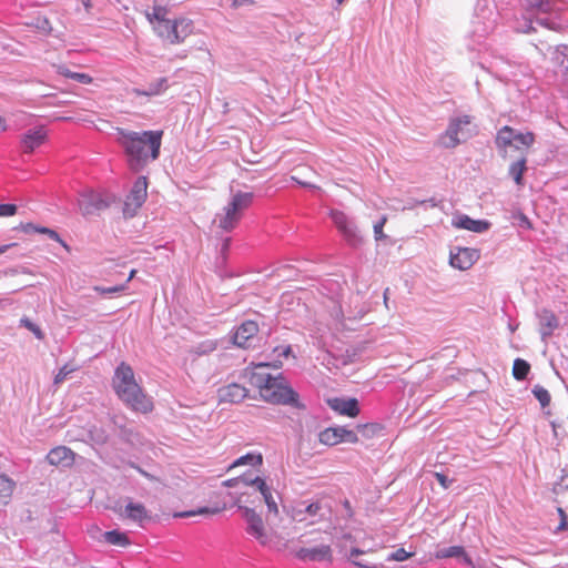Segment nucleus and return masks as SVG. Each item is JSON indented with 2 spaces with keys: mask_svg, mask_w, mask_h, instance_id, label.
<instances>
[{
  "mask_svg": "<svg viewBox=\"0 0 568 568\" xmlns=\"http://www.w3.org/2000/svg\"><path fill=\"white\" fill-rule=\"evenodd\" d=\"M116 143L123 150L130 171L142 172L151 162L159 159L161 153L162 130L132 131L116 128Z\"/></svg>",
  "mask_w": 568,
  "mask_h": 568,
  "instance_id": "nucleus-1",
  "label": "nucleus"
},
{
  "mask_svg": "<svg viewBox=\"0 0 568 568\" xmlns=\"http://www.w3.org/2000/svg\"><path fill=\"white\" fill-rule=\"evenodd\" d=\"M270 365L260 363L251 375V383L260 390L261 397L271 404L300 407L298 394L290 386L282 373L266 372Z\"/></svg>",
  "mask_w": 568,
  "mask_h": 568,
  "instance_id": "nucleus-2",
  "label": "nucleus"
},
{
  "mask_svg": "<svg viewBox=\"0 0 568 568\" xmlns=\"http://www.w3.org/2000/svg\"><path fill=\"white\" fill-rule=\"evenodd\" d=\"M112 387L118 397L132 410L144 414L152 410V400L143 393L135 381L132 367L126 363L122 362L116 366Z\"/></svg>",
  "mask_w": 568,
  "mask_h": 568,
  "instance_id": "nucleus-3",
  "label": "nucleus"
},
{
  "mask_svg": "<svg viewBox=\"0 0 568 568\" xmlns=\"http://www.w3.org/2000/svg\"><path fill=\"white\" fill-rule=\"evenodd\" d=\"M254 194L252 192L237 191L231 197L229 204L224 207V214L219 219V227L225 232L234 230L241 221L243 213L253 203Z\"/></svg>",
  "mask_w": 568,
  "mask_h": 568,
  "instance_id": "nucleus-4",
  "label": "nucleus"
},
{
  "mask_svg": "<svg viewBox=\"0 0 568 568\" xmlns=\"http://www.w3.org/2000/svg\"><path fill=\"white\" fill-rule=\"evenodd\" d=\"M471 122L469 115H460L450 119L448 126L444 133L440 134L438 143L445 149H454L459 143L469 139L473 133L466 126Z\"/></svg>",
  "mask_w": 568,
  "mask_h": 568,
  "instance_id": "nucleus-5",
  "label": "nucleus"
},
{
  "mask_svg": "<svg viewBox=\"0 0 568 568\" xmlns=\"http://www.w3.org/2000/svg\"><path fill=\"white\" fill-rule=\"evenodd\" d=\"M155 32L171 44H179L193 32V22L186 18L169 19L163 24H156Z\"/></svg>",
  "mask_w": 568,
  "mask_h": 568,
  "instance_id": "nucleus-6",
  "label": "nucleus"
},
{
  "mask_svg": "<svg viewBox=\"0 0 568 568\" xmlns=\"http://www.w3.org/2000/svg\"><path fill=\"white\" fill-rule=\"evenodd\" d=\"M333 224L344 241L352 247H358L363 243L361 231L352 216L341 210L332 209L328 213Z\"/></svg>",
  "mask_w": 568,
  "mask_h": 568,
  "instance_id": "nucleus-7",
  "label": "nucleus"
},
{
  "mask_svg": "<svg viewBox=\"0 0 568 568\" xmlns=\"http://www.w3.org/2000/svg\"><path fill=\"white\" fill-rule=\"evenodd\" d=\"M148 178L138 176L123 204V215L133 217L148 197Z\"/></svg>",
  "mask_w": 568,
  "mask_h": 568,
  "instance_id": "nucleus-8",
  "label": "nucleus"
},
{
  "mask_svg": "<svg viewBox=\"0 0 568 568\" xmlns=\"http://www.w3.org/2000/svg\"><path fill=\"white\" fill-rule=\"evenodd\" d=\"M495 23L496 14L494 10L486 4H481L479 1L471 20L473 34L478 38H485L494 30Z\"/></svg>",
  "mask_w": 568,
  "mask_h": 568,
  "instance_id": "nucleus-9",
  "label": "nucleus"
},
{
  "mask_svg": "<svg viewBox=\"0 0 568 568\" xmlns=\"http://www.w3.org/2000/svg\"><path fill=\"white\" fill-rule=\"evenodd\" d=\"M242 510L244 520L246 521V532L255 538L260 545L266 546L268 544V537L265 531L264 523L262 517L250 507H239Z\"/></svg>",
  "mask_w": 568,
  "mask_h": 568,
  "instance_id": "nucleus-10",
  "label": "nucleus"
},
{
  "mask_svg": "<svg viewBox=\"0 0 568 568\" xmlns=\"http://www.w3.org/2000/svg\"><path fill=\"white\" fill-rule=\"evenodd\" d=\"M318 440L326 446H334L339 443L356 444L358 442L357 434L344 426L327 427L318 434Z\"/></svg>",
  "mask_w": 568,
  "mask_h": 568,
  "instance_id": "nucleus-11",
  "label": "nucleus"
},
{
  "mask_svg": "<svg viewBox=\"0 0 568 568\" xmlns=\"http://www.w3.org/2000/svg\"><path fill=\"white\" fill-rule=\"evenodd\" d=\"M124 507L115 508V511L121 518L131 520L138 524L140 527L144 526V523L150 520V511L141 503L133 501L132 498L124 499Z\"/></svg>",
  "mask_w": 568,
  "mask_h": 568,
  "instance_id": "nucleus-12",
  "label": "nucleus"
},
{
  "mask_svg": "<svg viewBox=\"0 0 568 568\" xmlns=\"http://www.w3.org/2000/svg\"><path fill=\"white\" fill-rule=\"evenodd\" d=\"M480 257V251L471 247H456L449 254V264L457 270H469Z\"/></svg>",
  "mask_w": 568,
  "mask_h": 568,
  "instance_id": "nucleus-13",
  "label": "nucleus"
},
{
  "mask_svg": "<svg viewBox=\"0 0 568 568\" xmlns=\"http://www.w3.org/2000/svg\"><path fill=\"white\" fill-rule=\"evenodd\" d=\"M48 139V131L44 125H38L28 130L20 138V148L22 153L32 154Z\"/></svg>",
  "mask_w": 568,
  "mask_h": 568,
  "instance_id": "nucleus-14",
  "label": "nucleus"
},
{
  "mask_svg": "<svg viewBox=\"0 0 568 568\" xmlns=\"http://www.w3.org/2000/svg\"><path fill=\"white\" fill-rule=\"evenodd\" d=\"M258 333V325L256 322L247 320L236 327L233 334V343L241 348H250Z\"/></svg>",
  "mask_w": 568,
  "mask_h": 568,
  "instance_id": "nucleus-15",
  "label": "nucleus"
},
{
  "mask_svg": "<svg viewBox=\"0 0 568 568\" xmlns=\"http://www.w3.org/2000/svg\"><path fill=\"white\" fill-rule=\"evenodd\" d=\"M80 210L84 215L92 214L110 206V200L102 193L87 191L81 194L79 200Z\"/></svg>",
  "mask_w": 568,
  "mask_h": 568,
  "instance_id": "nucleus-16",
  "label": "nucleus"
},
{
  "mask_svg": "<svg viewBox=\"0 0 568 568\" xmlns=\"http://www.w3.org/2000/svg\"><path fill=\"white\" fill-rule=\"evenodd\" d=\"M536 315L539 321L541 341L547 342V339L554 334L555 329L559 327V320L556 314L548 308L537 311Z\"/></svg>",
  "mask_w": 568,
  "mask_h": 568,
  "instance_id": "nucleus-17",
  "label": "nucleus"
},
{
  "mask_svg": "<svg viewBox=\"0 0 568 568\" xmlns=\"http://www.w3.org/2000/svg\"><path fill=\"white\" fill-rule=\"evenodd\" d=\"M247 394L248 390L237 383H230L217 389L220 403L239 404L247 397Z\"/></svg>",
  "mask_w": 568,
  "mask_h": 568,
  "instance_id": "nucleus-18",
  "label": "nucleus"
},
{
  "mask_svg": "<svg viewBox=\"0 0 568 568\" xmlns=\"http://www.w3.org/2000/svg\"><path fill=\"white\" fill-rule=\"evenodd\" d=\"M47 460L52 466L69 468L74 464L75 453L67 446H57L48 453Z\"/></svg>",
  "mask_w": 568,
  "mask_h": 568,
  "instance_id": "nucleus-19",
  "label": "nucleus"
},
{
  "mask_svg": "<svg viewBox=\"0 0 568 568\" xmlns=\"http://www.w3.org/2000/svg\"><path fill=\"white\" fill-rule=\"evenodd\" d=\"M327 405L334 412L347 416L356 417L359 414V405L356 398L334 397L327 399Z\"/></svg>",
  "mask_w": 568,
  "mask_h": 568,
  "instance_id": "nucleus-20",
  "label": "nucleus"
},
{
  "mask_svg": "<svg viewBox=\"0 0 568 568\" xmlns=\"http://www.w3.org/2000/svg\"><path fill=\"white\" fill-rule=\"evenodd\" d=\"M434 557L436 559L455 558L462 565L474 566V560L463 546L437 548L434 552Z\"/></svg>",
  "mask_w": 568,
  "mask_h": 568,
  "instance_id": "nucleus-21",
  "label": "nucleus"
},
{
  "mask_svg": "<svg viewBox=\"0 0 568 568\" xmlns=\"http://www.w3.org/2000/svg\"><path fill=\"white\" fill-rule=\"evenodd\" d=\"M452 224L456 229L467 230L475 233H483L486 232L490 223L486 220H474L467 214H458L456 215Z\"/></svg>",
  "mask_w": 568,
  "mask_h": 568,
  "instance_id": "nucleus-22",
  "label": "nucleus"
},
{
  "mask_svg": "<svg viewBox=\"0 0 568 568\" xmlns=\"http://www.w3.org/2000/svg\"><path fill=\"white\" fill-rule=\"evenodd\" d=\"M526 26L523 29V32H531L535 31L536 28L534 24L540 26L542 28L549 29V30H556L559 27L558 21L552 14H542V13H535V14H527L526 17Z\"/></svg>",
  "mask_w": 568,
  "mask_h": 568,
  "instance_id": "nucleus-23",
  "label": "nucleus"
},
{
  "mask_svg": "<svg viewBox=\"0 0 568 568\" xmlns=\"http://www.w3.org/2000/svg\"><path fill=\"white\" fill-rule=\"evenodd\" d=\"M515 134H516V131L509 125H505L498 130V132L496 134L495 143H496V146L501 156L505 158L507 155L508 148L514 146V148L518 149V145L514 144Z\"/></svg>",
  "mask_w": 568,
  "mask_h": 568,
  "instance_id": "nucleus-24",
  "label": "nucleus"
},
{
  "mask_svg": "<svg viewBox=\"0 0 568 568\" xmlns=\"http://www.w3.org/2000/svg\"><path fill=\"white\" fill-rule=\"evenodd\" d=\"M296 556L302 560L322 561L332 558V550L328 545H321L313 548H301Z\"/></svg>",
  "mask_w": 568,
  "mask_h": 568,
  "instance_id": "nucleus-25",
  "label": "nucleus"
},
{
  "mask_svg": "<svg viewBox=\"0 0 568 568\" xmlns=\"http://www.w3.org/2000/svg\"><path fill=\"white\" fill-rule=\"evenodd\" d=\"M169 88L168 78L162 77L154 82L149 83L146 89L133 88L131 93L136 97H156L165 92Z\"/></svg>",
  "mask_w": 568,
  "mask_h": 568,
  "instance_id": "nucleus-26",
  "label": "nucleus"
},
{
  "mask_svg": "<svg viewBox=\"0 0 568 568\" xmlns=\"http://www.w3.org/2000/svg\"><path fill=\"white\" fill-rule=\"evenodd\" d=\"M322 509H323L322 503L314 501V503L306 505L304 508H294L292 518L297 521L305 520V515H308L311 517L318 516L320 518H323Z\"/></svg>",
  "mask_w": 568,
  "mask_h": 568,
  "instance_id": "nucleus-27",
  "label": "nucleus"
},
{
  "mask_svg": "<svg viewBox=\"0 0 568 568\" xmlns=\"http://www.w3.org/2000/svg\"><path fill=\"white\" fill-rule=\"evenodd\" d=\"M527 159L521 155L518 160L514 161L508 169V175L515 181L517 185L524 184L523 175L527 170Z\"/></svg>",
  "mask_w": 568,
  "mask_h": 568,
  "instance_id": "nucleus-28",
  "label": "nucleus"
},
{
  "mask_svg": "<svg viewBox=\"0 0 568 568\" xmlns=\"http://www.w3.org/2000/svg\"><path fill=\"white\" fill-rule=\"evenodd\" d=\"M552 62L558 65L562 71L568 74V45L567 44H559L556 45L552 55H551Z\"/></svg>",
  "mask_w": 568,
  "mask_h": 568,
  "instance_id": "nucleus-29",
  "label": "nucleus"
},
{
  "mask_svg": "<svg viewBox=\"0 0 568 568\" xmlns=\"http://www.w3.org/2000/svg\"><path fill=\"white\" fill-rule=\"evenodd\" d=\"M103 538L105 542L119 547H128L129 545H131L128 535L116 529L105 531L103 534Z\"/></svg>",
  "mask_w": 568,
  "mask_h": 568,
  "instance_id": "nucleus-30",
  "label": "nucleus"
},
{
  "mask_svg": "<svg viewBox=\"0 0 568 568\" xmlns=\"http://www.w3.org/2000/svg\"><path fill=\"white\" fill-rule=\"evenodd\" d=\"M552 14L554 13V3L550 0H532L529 3L527 14Z\"/></svg>",
  "mask_w": 568,
  "mask_h": 568,
  "instance_id": "nucleus-31",
  "label": "nucleus"
},
{
  "mask_svg": "<svg viewBox=\"0 0 568 568\" xmlns=\"http://www.w3.org/2000/svg\"><path fill=\"white\" fill-rule=\"evenodd\" d=\"M530 372V365L523 358H516L513 365V376L517 381H524Z\"/></svg>",
  "mask_w": 568,
  "mask_h": 568,
  "instance_id": "nucleus-32",
  "label": "nucleus"
},
{
  "mask_svg": "<svg viewBox=\"0 0 568 568\" xmlns=\"http://www.w3.org/2000/svg\"><path fill=\"white\" fill-rule=\"evenodd\" d=\"M263 463V458L261 454L247 453L244 456L239 457L233 464L232 467L241 466V465H251V466H260Z\"/></svg>",
  "mask_w": 568,
  "mask_h": 568,
  "instance_id": "nucleus-33",
  "label": "nucleus"
},
{
  "mask_svg": "<svg viewBox=\"0 0 568 568\" xmlns=\"http://www.w3.org/2000/svg\"><path fill=\"white\" fill-rule=\"evenodd\" d=\"M362 554H364V551L358 548L354 547L351 549L348 557L355 566H357L359 568H385V566L383 564H368L365 560L355 559V557H357Z\"/></svg>",
  "mask_w": 568,
  "mask_h": 568,
  "instance_id": "nucleus-34",
  "label": "nucleus"
},
{
  "mask_svg": "<svg viewBox=\"0 0 568 568\" xmlns=\"http://www.w3.org/2000/svg\"><path fill=\"white\" fill-rule=\"evenodd\" d=\"M531 393L536 399L540 403L541 407H546L550 404L551 396L549 392L541 385H535Z\"/></svg>",
  "mask_w": 568,
  "mask_h": 568,
  "instance_id": "nucleus-35",
  "label": "nucleus"
},
{
  "mask_svg": "<svg viewBox=\"0 0 568 568\" xmlns=\"http://www.w3.org/2000/svg\"><path fill=\"white\" fill-rule=\"evenodd\" d=\"M168 9L162 6H154L151 13H148V19L150 22L156 21V24H163L164 21H168L166 18Z\"/></svg>",
  "mask_w": 568,
  "mask_h": 568,
  "instance_id": "nucleus-36",
  "label": "nucleus"
},
{
  "mask_svg": "<svg viewBox=\"0 0 568 568\" xmlns=\"http://www.w3.org/2000/svg\"><path fill=\"white\" fill-rule=\"evenodd\" d=\"M414 556V552H408L404 548H398L387 555L386 561H404Z\"/></svg>",
  "mask_w": 568,
  "mask_h": 568,
  "instance_id": "nucleus-37",
  "label": "nucleus"
},
{
  "mask_svg": "<svg viewBox=\"0 0 568 568\" xmlns=\"http://www.w3.org/2000/svg\"><path fill=\"white\" fill-rule=\"evenodd\" d=\"M77 369V367L74 366H70L69 364H64L60 369L59 372L54 375V378H53V383L54 385H59L61 384L62 382H64V379L72 373Z\"/></svg>",
  "mask_w": 568,
  "mask_h": 568,
  "instance_id": "nucleus-38",
  "label": "nucleus"
},
{
  "mask_svg": "<svg viewBox=\"0 0 568 568\" xmlns=\"http://www.w3.org/2000/svg\"><path fill=\"white\" fill-rule=\"evenodd\" d=\"M125 288H126V283L120 284V285L110 286V287H104V286H99V285L93 287V290L95 292H98L99 294H101V295H112V294H115V293L123 292Z\"/></svg>",
  "mask_w": 568,
  "mask_h": 568,
  "instance_id": "nucleus-39",
  "label": "nucleus"
},
{
  "mask_svg": "<svg viewBox=\"0 0 568 568\" xmlns=\"http://www.w3.org/2000/svg\"><path fill=\"white\" fill-rule=\"evenodd\" d=\"M515 142L520 143L525 148H529L535 142V134L532 132H526V133H516L515 134Z\"/></svg>",
  "mask_w": 568,
  "mask_h": 568,
  "instance_id": "nucleus-40",
  "label": "nucleus"
},
{
  "mask_svg": "<svg viewBox=\"0 0 568 568\" xmlns=\"http://www.w3.org/2000/svg\"><path fill=\"white\" fill-rule=\"evenodd\" d=\"M20 323L22 326H24L29 331H31L38 339L43 338V332L41 331V328L37 324H34L32 321H30L28 317L21 318Z\"/></svg>",
  "mask_w": 568,
  "mask_h": 568,
  "instance_id": "nucleus-41",
  "label": "nucleus"
},
{
  "mask_svg": "<svg viewBox=\"0 0 568 568\" xmlns=\"http://www.w3.org/2000/svg\"><path fill=\"white\" fill-rule=\"evenodd\" d=\"M385 223H386V216H382L381 220L374 224L373 229H374V236H375L376 241H382L383 239L386 237V235L383 232V227H384Z\"/></svg>",
  "mask_w": 568,
  "mask_h": 568,
  "instance_id": "nucleus-42",
  "label": "nucleus"
},
{
  "mask_svg": "<svg viewBox=\"0 0 568 568\" xmlns=\"http://www.w3.org/2000/svg\"><path fill=\"white\" fill-rule=\"evenodd\" d=\"M557 513L560 517V523H559L558 527L555 529V534H558L560 531L568 529V516H567L566 511L559 507L557 509Z\"/></svg>",
  "mask_w": 568,
  "mask_h": 568,
  "instance_id": "nucleus-43",
  "label": "nucleus"
},
{
  "mask_svg": "<svg viewBox=\"0 0 568 568\" xmlns=\"http://www.w3.org/2000/svg\"><path fill=\"white\" fill-rule=\"evenodd\" d=\"M17 210L16 204H0V216H12L17 213Z\"/></svg>",
  "mask_w": 568,
  "mask_h": 568,
  "instance_id": "nucleus-44",
  "label": "nucleus"
},
{
  "mask_svg": "<svg viewBox=\"0 0 568 568\" xmlns=\"http://www.w3.org/2000/svg\"><path fill=\"white\" fill-rule=\"evenodd\" d=\"M22 230L24 231V233L27 234H30V233H42V234H45V230H49V227H43V226H36L34 224L32 223H27L26 225H22Z\"/></svg>",
  "mask_w": 568,
  "mask_h": 568,
  "instance_id": "nucleus-45",
  "label": "nucleus"
},
{
  "mask_svg": "<svg viewBox=\"0 0 568 568\" xmlns=\"http://www.w3.org/2000/svg\"><path fill=\"white\" fill-rule=\"evenodd\" d=\"M251 483H253V487H255V489L257 491H260V494L263 493V491H267V488L270 487L266 484V481L263 478L258 477V476H255L254 480H252Z\"/></svg>",
  "mask_w": 568,
  "mask_h": 568,
  "instance_id": "nucleus-46",
  "label": "nucleus"
},
{
  "mask_svg": "<svg viewBox=\"0 0 568 568\" xmlns=\"http://www.w3.org/2000/svg\"><path fill=\"white\" fill-rule=\"evenodd\" d=\"M72 80L82 84H90L93 81L91 75L81 72H74V75H72Z\"/></svg>",
  "mask_w": 568,
  "mask_h": 568,
  "instance_id": "nucleus-47",
  "label": "nucleus"
},
{
  "mask_svg": "<svg viewBox=\"0 0 568 568\" xmlns=\"http://www.w3.org/2000/svg\"><path fill=\"white\" fill-rule=\"evenodd\" d=\"M254 477L252 473H245L239 477V484L242 485L245 488H248L253 486L252 480H254Z\"/></svg>",
  "mask_w": 568,
  "mask_h": 568,
  "instance_id": "nucleus-48",
  "label": "nucleus"
},
{
  "mask_svg": "<svg viewBox=\"0 0 568 568\" xmlns=\"http://www.w3.org/2000/svg\"><path fill=\"white\" fill-rule=\"evenodd\" d=\"M435 478L442 485V487L445 489H447L453 481V480L448 479L447 476L442 473H435Z\"/></svg>",
  "mask_w": 568,
  "mask_h": 568,
  "instance_id": "nucleus-49",
  "label": "nucleus"
},
{
  "mask_svg": "<svg viewBox=\"0 0 568 568\" xmlns=\"http://www.w3.org/2000/svg\"><path fill=\"white\" fill-rule=\"evenodd\" d=\"M216 348V343L213 342V341H207V342H204L202 343L200 346H199V349H200V353H207V352H212Z\"/></svg>",
  "mask_w": 568,
  "mask_h": 568,
  "instance_id": "nucleus-50",
  "label": "nucleus"
},
{
  "mask_svg": "<svg viewBox=\"0 0 568 568\" xmlns=\"http://www.w3.org/2000/svg\"><path fill=\"white\" fill-rule=\"evenodd\" d=\"M45 234L49 236V239L61 243L65 248H68V245L65 244V242L60 237L58 232H55L54 230H51V229L45 230Z\"/></svg>",
  "mask_w": 568,
  "mask_h": 568,
  "instance_id": "nucleus-51",
  "label": "nucleus"
},
{
  "mask_svg": "<svg viewBox=\"0 0 568 568\" xmlns=\"http://www.w3.org/2000/svg\"><path fill=\"white\" fill-rule=\"evenodd\" d=\"M278 356L287 357L292 353V347L290 345L278 346L274 349Z\"/></svg>",
  "mask_w": 568,
  "mask_h": 568,
  "instance_id": "nucleus-52",
  "label": "nucleus"
},
{
  "mask_svg": "<svg viewBox=\"0 0 568 568\" xmlns=\"http://www.w3.org/2000/svg\"><path fill=\"white\" fill-rule=\"evenodd\" d=\"M265 504H266V506H267V510H268V513H273L274 515H277V514H278L277 504H276V501H275L274 497H273V498H270V497H268V500H267V501H265Z\"/></svg>",
  "mask_w": 568,
  "mask_h": 568,
  "instance_id": "nucleus-53",
  "label": "nucleus"
},
{
  "mask_svg": "<svg viewBox=\"0 0 568 568\" xmlns=\"http://www.w3.org/2000/svg\"><path fill=\"white\" fill-rule=\"evenodd\" d=\"M561 471H562V475H561L559 481L557 483V485L562 488H568V469L564 468Z\"/></svg>",
  "mask_w": 568,
  "mask_h": 568,
  "instance_id": "nucleus-54",
  "label": "nucleus"
},
{
  "mask_svg": "<svg viewBox=\"0 0 568 568\" xmlns=\"http://www.w3.org/2000/svg\"><path fill=\"white\" fill-rule=\"evenodd\" d=\"M207 513H210L209 508L204 507V508H200L197 511L181 513V514H179V517H189V516H192L195 514H207Z\"/></svg>",
  "mask_w": 568,
  "mask_h": 568,
  "instance_id": "nucleus-55",
  "label": "nucleus"
},
{
  "mask_svg": "<svg viewBox=\"0 0 568 568\" xmlns=\"http://www.w3.org/2000/svg\"><path fill=\"white\" fill-rule=\"evenodd\" d=\"M59 74H61L64 78H68V79L72 80V75H74V71H71L70 69H68L65 67H60L59 68Z\"/></svg>",
  "mask_w": 568,
  "mask_h": 568,
  "instance_id": "nucleus-56",
  "label": "nucleus"
},
{
  "mask_svg": "<svg viewBox=\"0 0 568 568\" xmlns=\"http://www.w3.org/2000/svg\"><path fill=\"white\" fill-rule=\"evenodd\" d=\"M471 568H501L498 565L495 564H487L485 561L481 562H474V566H470Z\"/></svg>",
  "mask_w": 568,
  "mask_h": 568,
  "instance_id": "nucleus-57",
  "label": "nucleus"
},
{
  "mask_svg": "<svg viewBox=\"0 0 568 568\" xmlns=\"http://www.w3.org/2000/svg\"><path fill=\"white\" fill-rule=\"evenodd\" d=\"M224 485L227 486V487H233V486L240 485L239 484V477L225 480Z\"/></svg>",
  "mask_w": 568,
  "mask_h": 568,
  "instance_id": "nucleus-58",
  "label": "nucleus"
},
{
  "mask_svg": "<svg viewBox=\"0 0 568 568\" xmlns=\"http://www.w3.org/2000/svg\"><path fill=\"white\" fill-rule=\"evenodd\" d=\"M261 496L263 497L264 501H267L268 497L273 498V494H272L271 487L267 488V491L261 493Z\"/></svg>",
  "mask_w": 568,
  "mask_h": 568,
  "instance_id": "nucleus-59",
  "label": "nucleus"
},
{
  "mask_svg": "<svg viewBox=\"0 0 568 568\" xmlns=\"http://www.w3.org/2000/svg\"><path fill=\"white\" fill-rule=\"evenodd\" d=\"M80 1L87 11H90L93 8L91 0H80Z\"/></svg>",
  "mask_w": 568,
  "mask_h": 568,
  "instance_id": "nucleus-60",
  "label": "nucleus"
},
{
  "mask_svg": "<svg viewBox=\"0 0 568 568\" xmlns=\"http://www.w3.org/2000/svg\"><path fill=\"white\" fill-rule=\"evenodd\" d=\"M12 246H16V243L0 245V255L6 253Z\"/></svg>",
  "mask_w": 568,
  "mask_h": 568,
  "instance_id": "nucleus-61",
  "label": "nucleus"
},
{
  "mask_svg": "<svg viewBox=\"0 0 568 568\" xmlns=\"http://www.w3.org/2000/svg\"><path fill=\"white\" fill-rule=\"evenodd\" d=\"M8 126H7V122H6V119L0 116V132H4L7 131Z\"/></svg>",
  "mask_w": 568,
  "mask_h": 568,
  "instance_id": "nucleus-62",
  "label": "nucleus"
},
{
  "mask_svg": "<svg viewBox=\"0 0 568 568\" xmlns=\"http://www.w3.org/2000/svg\"><path fill=\"white\" fill-rule=\"evenodd\" d=\"M520 221H521V225L523 226L531 227V224H530V222H529L527 216L523 215Z\"/></svg>",
  "mask_w": 568,
  "mask_h": 568,
  "instance_id": "nucleus-63",
  "label": "nucleus"
},
{
  "mask_svg": "<svg viewBox=\"0 0 568 568\" xmlns=\"http://www.w3.org/2000/svg\"><path fill=\"white\" fill-rule=\"evenodd\" d=\"M352 538H353L352 535L348 532H345L342 535V539H344V540H352Z\"/></svg>",
  "mask_w": 568,
  "mask_h": 568,
  "instance_id": "nucleus-64",
  "label": "nucleus"
}]
</instances>
